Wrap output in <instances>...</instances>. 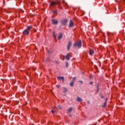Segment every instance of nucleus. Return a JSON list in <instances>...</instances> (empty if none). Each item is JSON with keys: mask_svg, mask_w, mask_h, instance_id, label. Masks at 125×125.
Here are the masks:
<instances>
[{"mask_svg": "<svg viewBox=\"0 0 125 125\" xmlns=\"http://www.w3.org/2000/svg\"><path fill=\"white\" fill-rule=\"evenodd\" d=\"M105 100H106V101H107V98H106V99H105Z\"/></svg>", "mask_w": 125, "mask_h": 125, "instance_id": "2f4dec72", "label": "nucleus"}, {"mask_svg": "<svg viewBox=\"0 0 125 125\" xmlns=\"http://www.w3.org/2000/svg\"><path fill=\"white\" fill-rule=\"evenodd\" d=\"M73 26H74V22H73V21L70 20L69 21L68 27L69 28H72V27H73Z\"/></svg>", "mask_w": 125, "mask_h": 125, "instance_id": "f03ea898", "label": "nucleus"}, {"mask_svg": "<svg viewBox=\"0 0 125 125\" xmlns=\"http://www.w3.org/2000/svg\"><path fill=\"white\" fill-rule=\"evenodd\" d=\"M53 38H54V39H56V37H55V32H53Z\"/></svg>", "mask_w": 125, "mask_h": 125, "instance_id": "f3484780", "label": "nucleus"}, {"mask_svg": "<svg viewBox=\"0 0 125 125\" xmlns=\"http://www.w3.org/2000/svg\"><path fill=\"white\" fill-rule=\"evenodd\" d=\"M74 47L75 48L77 47H79V42H75L74 45Z\"/></svg>", "mask_w": 125, "mask_h": 125, "instance_id": "423d86ee", "label": "nucleus"}, {"mask_svg": "<svg viewBox=\"0 0 125 125\" xmlns=\"http://www.w3.org/2000/svg\"><path fill=\"white\" fill-rule=\"evenodd\" d=\"M59 3H60L59 1H53L51 2L50 5L53 6V5H55V4H59Z\"/></svg>", "mask_w": 125, "mask_h": 125, "instance_id": "f257e3e1", "label": "nucleus"}, {"mask_svg": "<svg viewBox=\"0 0 125 125\" xmlns=\"http://www.w3.org/2000/svg\"><path fill=\"white\" fill-rule=\"evenodd\" d=\"M63 3H64L65 5H66V6L68 5V4H67V3L65 2V1H63Z\"/></svg>", "mask_w": 125, "mask_h": 125, "instance_id": "aec40b11", "label": "nucleus"}, {"mask_svg": "<svg viewBox=\"0 0 125 125\" xmlns=\"http://www.w3.org/2000/svg\"><path fill=\"white\" fill-rule=\"evenodd\" d=\"M87 104L88 105H89V104H90V103H89V101H88L87 102Z\"/></svg>", "mask_w": 125, "mask_h": 125, "instance_id": "393cba45", "label": "nucleus"}, {"mask_svg": "<svg viewBox=\"0 0 125 125\" xmlns=\"http://www.w3.org/2000/svg\"><path fill=\"white\" fill-rule=\"evenodd\" d=\"M106 105V102H105L104 104L102 106L103 107L105 108Z\"/></svg>", "mask_w": 125, "mask_h": 125, "instance_id": "dca6fc26", "label": "nucleus"}, {"mask_svg": "<svg viewBox=\"0 0 125 125\" xmlns=\"http://www.w3.org/2000/svg\"><path fill=\"white\" fill-rule=\"evenodd\" d=\"M89 84H92V82H90V83H89Z\"/></svg>", "mask_w": 125, "mask_h": 125, "instance_id": "c756f323", "label": "nucleus"}, {"mask_svg": "<svg viewBox=\"0 0 125 125\" xmlns=\"http://www.w3.org/2000/svg\"><path fill=\"white\" fill-rule=\"evenodd\" d=\"M71 45H72V43L71 42H69L68 45H67V50H70V47H71Z\"/></svg>", "mask_w": 125, "mask_h": 125, "instance_id": "39448f33", "label": "nucleus"}, {"mask_svg": "<svg viewBox=\"0 0 125 125\" xmlns=\"http://www.w3.org/2000/svg\"><path fill=\"white\" fill-rule=\"evenodd\" d=\"M54 12H55V13H56V11H54Z\"/></svg>", "mask_w": 125, "mask_h": 125, "instance_id": "473e14b6", "label": "nucleus"}, {"mask_svg": "<svg viewBox=\"0 0 125 125\" xmlns=\"http://www.w3.org/2000/svg\"><path fill=\"white\" fill-rule=\"evenodd\" d=\"M83 101V99L81 98H79V102H81Z\"/></svg>", "mask_w": 125, "mask_h": 125, "instance_id": "a211bd4d", "label": "nucleus"}, {"mask_svg": "<svg viewBox=\"0 0 125 125\" xmlns=\"http://www.w3.org/2000/svg\"><path fill=\"white\" fill-rule=\"evenodd\" d=\"M58 109H62V107H61V106H60V105H59L58 106Z\"/></svg>", "mask_w": 125, "mask_h": 125, "instance_id": "4be33fe9", "label": "nucleus"}, {"mask_svg": "<svg viewBox=\"0 0 125 125\" xmlns=\"http://www.w3.org/2000/svg\"><path fill=\"white\" fill-rule=\"evenodd\" d=\"M32 26H29L27 27V30H28V31H30V30H31V29H32Z\"/></svg>", "mask_w": 125, "mask_h": 125, "instance_id": "ddd939ff", "label": "nucleus"}, {"mask_svg": "<svg viewBox=\"0 0 125 125\" xmlns=\"http://www.w3.org/2000/svg\"><path fill=\"white\" fill-rule=\"evenodd\" d=\"M82 47V41L81 40L79 41V48Z\"/></svg>", "mask_w": 125, "mask_h": 125, "instance_id": "9d476101", "label": "nucleus"}, {"mask_svg": "<svg viewBox=\"0 0 125 125\" xmlns=\"http://www.w3.org/2000/svg\"><path fill=\"white\" fill-rule=\"evenodd\" d=\"M93 53H94V51L92 50H90V52H89V54L90 55H92V54H93Z\"/></svg>", "mask_w": 125, "mask_h": 125, "instance_id": "4468645a", "label": "nucleus"}, {"mask_svg": "<svg viewBox=\"0 0 125 125\" xmlns=\"http://www.w3.org/2000/svg\"><path fill=\"white\" fill-rule=\"evenodd\" d=\"M65 65L66 67H68V62H66Z\"/></svg>", "mask_w": 125, "mask_h": 125, "instance_id": "a878e982", "label": "nucleus"}, {"mask_svg": "<svg viewBox=\"0 0 125 125\" xmlns=\"http://www.w3.org/2000/svg\"><path fill=\"white\" fill-rule=\"evenodd\" d=\"M22 34L23 35H29V31L27 30H25L24 31H23Z\"/></svg>", "mask_w": 125, "mask_h": 125, "instance_id": "20e7f679", "label": "nucleus"}, {"mask_svg": "<svg viewBox=\"0 0 125 125\" xmlns=\"http://www.w3.org/2000/svg\"><path fill=\"white\" fill-rule=\"evenodd\" d=\"M77 101H79V97H77Z\"/></svg>", "mask_w": 125, "mask_h": 125, "instance_id": "7c9ffc66", "label": "nucleus"}, {"mask_svg": "<svg viewBox=\"0 0 125 125\" xmlns=\"http://www.w3.org/2000/svg\"><path fill=\"white\" fill-rule=\"evenodd\" d=\"M70 54L69 53H67V55L65 56V58L66 60H70Z\"/></svg>", "mask_w": 125, "mask_h": 125, "instance_id": "6e6552de", "label": "nucleus"}, {"mask_svg": "<svg viewBox=\"0 0 125 125\" xmlns=\"http://www.w3.org/2000/svg\"><path fill=\"white\" fill-rule=\"evenodd\" d=\"M73 110V108L72 107H70L67 110V112L68 113H70V112H72V110Z\"/></svg>", "mask_w": 125, "mask_h": 125, "instance_id": "f8f14e48", "label": "nucleus"}, {"mask_svg": "<svg viewBox=\"0 0 125 125\" xmlns=\"http://www.w3.org/2000/svg\"><path fill=\"white\" fill-rule=\"evenodd\" d=\"M75 81H76V77H73L72 82H73V83H75Z\"/></svg>", "mask_w": 125, "mask_h": 125, "instance_id": "6ab92c4d", "label": "nucleus"}, {"mask_svg": "<svg viewBox=\"0 0 125 125\" xmlns=\"http://www.w3.org/2000/svg\"><path fill=\"white\" fill-rule=\"evenodd\" d=\"M56 86V87H58V88H59V85H57Z\"/></svg>", "mask_w": 125, "mask_h": 125, "instance_id": "bb28decb", "label": "nucleus"}, {"mask_svg": "<svg viewBox=\"0 0 125 125\" xmlns=\"http://www.w3.org/2000/svg\"><path fill=\"white\" fill-rule=\"evenodd\" d=\"M100 97H101V98L102 99H104V96L101 95Z\"/></svg>", "mask_w": 125, "mask_h": 125, "instance_id": "b1692460", "label": "nucleus"}, {"mask_svg": "<svg viewBox=\"0 0 125 125\" xmlns=\"http://www.w3.org/2000/svg\"><path fill=\"white\" fill-rule=\"evenodd\" d=\"M62 33H60L58 37V40H61V39H62Z\"/></svg>", "mask_w": 125, "mask_h": 125, "instance_id": "1a4fd4ad", "label": "nucleus"}, {"mask_svg": "<svg viewBox=\"0 0 125 125\" xmlns=\"http://www.w3.org/2000/svg\"><path fill=\"white\" fill-rule=\"evenodd\" d=\"M62 25H65L66 23H67V20H62Z\"/></svg>", "mask_w": 125, "mask_h": 125, "instance_id": "0eeeda50", "label": "nucleus"}, {"mask_svg": "<svg viewBox=\"0 0 125 125\" xmlns=\"http://www.w3.org/2000/svg\"><path fill=\"white\" fill-rule=\"evenodd\" d=\"M64 91H63V92H66L67 90V89H66V88H64Z\"/></svg>", "mask_w": 125, "mask_h": 125, "instance_id": "412c9836", "label": "nucleus"}, {"mask_svg": "<svg viewBox=\"0 0 125 125\" xmlns=\"http://www.w3.org/2000/svg\"><path fill=\"white\" fill-rule=\"evenodd\" d=\"M70 86H74V81H72L70 83Z\"/></svg>", "mask_w": 125, "mask_h": 125, "instance_id": "2eb2a0df", "label": "nucleus"}, {"mask_svg": "<svg viewBox=\"0 0 125 125\" xmlns=\"http://www.w3.org/2000/svg\"><path fill=\"white\" fill-rule=\"evenodd\" d=\"M79 82H80V83H82L83 81H79Z\"/></svg>", "mask_w": 125, "mask_h": 125, "instance_id": "c85d7f7f", "label": "nucleus"}, {"mask_svg": "<svg viewBox=\"0 0 125 125\" xmlns=\"http://www.w3.org/2000/svg\"><path fill=\"white\" fill-rule=\"evenodd\" d=\"M97 89H98V90L97 91V92H99V83L98 84V85H97Z\"/></svg>", "mask_w": 125, "mask_h": 125, "instance_id": "5701e85b", "label": "nucleus"}, {"mask_svg": "<svg viewBox=\"0 0 125 125\" xmlns=\"http://www.w3.org/2000/svg\"><path fill=\"white\" fill-rule=\"evenodd\" d=\"M58 80H62V82H64V77H58Z\"/></svg>", "mask_w": 125, "mask_h": 125, "instance_id": "9b49d317", "label": "nucleus"}, {"mask_svg": "<svg viewBox=\"0 0 125 125\" xmlns=\"http://www.w3.org/2000/svg\"><path fill=\"white\" fill-rule=\"evenodd\" d=\"M51 112H52V113H54V112H55L54 110H51Z\"/></svg>", "mask_w": 125, "mask_h": 125, "instance_id": "cd10ccee", "label": "nucleus"}, {"mask_svg": "<svg viewBox=\"0 0 125 125\" xmlns=\"http://www.w3.org/2000/svg\"><path fill=\"white\" fill-rule=\"evenodd\" d=\"M52 22L53 25H56L58 23V21L56 20H52Z\"/></svg>", "mask_w": 125, "mask_h": 125, "instance_id": "7ed1b4c3", "label": "nucleus"}]
</instances>
